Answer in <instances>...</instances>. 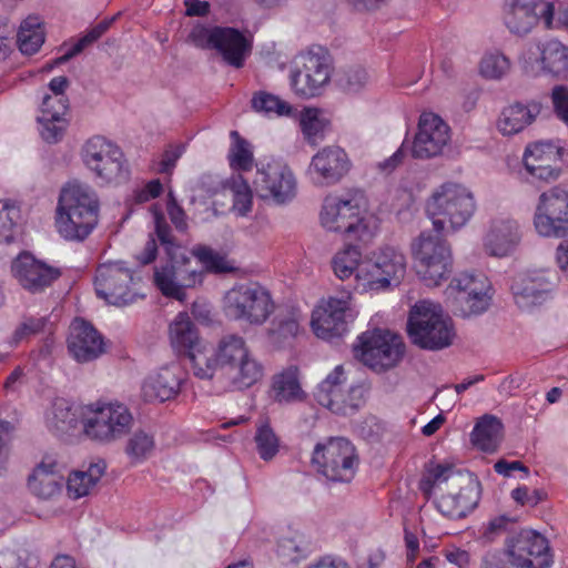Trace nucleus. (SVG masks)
Wrapping results in <instances>:
<instances>
[{"label": "nucleus", "mask_w": 568, "mask_h": 568, "mask_svg": "<svg viewBox=\"0 0 568 568\" xmlns=\"http://www.w3.org/2000/svg\"><path fill=\"white\" fill-rule=\"evenodd\" d=\"M475 210L473 193L452 182L442 184L427 201L426 213L433 230L423 231L413 244L417 274L427 286L438 285L452 272L453 258L445 240V224L449 223L455 231L470 220Z\"/></svg>", "instance_id": "1"}, {"label": "nucleus", "mask_w": 568, "mask_h": 568, "mask_svg": "<svg viewBox=\"0 0 568 568\" xmlns=\"http://www.w3.org/2000/svg\"><path fill=\"white\" fill-rule=\"evenodd\" d=\"M99 201L95 194L82 185L63 187L58 202L55 227L67 241L82 242L95 229Z\"/></svg>", "instance_id": "2"}, {"label": "nucleus", "mask_w": 568, "mask_h": 568, "mask_svg": "<svg viewBox=\"0 0 568 568\" xmlns=\"http://www.w3.org/2000/svg\"><path fill=\"white\" fill-rule=\"evenodd\" d=\"M206 361L212 368V376L219 366L229 369L232 390L250 388L264 374L263 365L251 355L244 338L234 334L222 337L214 355L206 356Z\"/></svg>", "instance_id": "3"}, {"label": "nucleus", "mask_w": 568, "mask_h": 568, "mask_svg": "<svg viewBox=\"0 0 568 568\" xmlns=\"http://www.w3.org/2000/svg\"><path fill=\"white\" fill-rule=\"evenodd\" d=\"M407 334L418 347L438 351L452 345L455 329L452 318L444 314L440 305L420 301L409 311Z\"/></svg>", "instance_id": "4"}, {"label": "nucleus", "mask_w": 568, "mask_h": 568, "mask_svg": "<svg viewBox=\"0 0 568 568\" xmlns=\"http://www.w3.org/2000/svg\"><path fill=\"white\" fill-rule=\"evenodd\" d=\"M354 356L377 373L396 367L405 354L402 336L386 329L374 328L357 337L353 345Z\"/></svg>", "instance_id": "5"}, {"label": "nucleus", "mask_w": 568, "mask_h": 568, "mask_svg": "<svg viewBox=\"0 0 568 568\" xmlns=\"http://www.w3.org/2000/svg\"><path fill=\"white\" fill-rule=\"evenodd\" d=\"M203 275V267L193 266L191 256L182 248L154 267L153 282L164 296L182 302L186 298L185 290L201 285Z\"/></svg>", "instance_id": "6"}, {"label": "nucleus", "mask_w": 568, "mask_h": 568, "mask_svg": "<svg viewBox=\"0 0 568 568\" xmlns=\"http://www.w3.org/2000/svg\"><path fill=\"white\" fill-rule=\"evenodd\" d=\"M274 308L271 293L258 283L235 285L224 296L226 317L250 325L264 324Z\"/></svg>", "instance_id": "7"}, {"label": "nucleus", "mask_w": 568, "mask_h": 568, "mask_svg": "<svg viewBox=\"0 0 568 568\" xmlns=\"http://www.w3.org/2000/svg\"><path fill=\"white\" fill-rule=\"evenodd\" d=\"M322 225L332 232L344 233L361 242H368L375 234L376 222L361 217V209L354 200L326 196L321 212Z\"/></svg>", "instance_id": "8"}, {"label": "nucleus", "mask_w": 568, "mask_h": 568, "mask_svg": "<svg viewBox=\"0 0 568 568\" xmlns=\"http://www.w3.org/2000/svg\"><path fill=\"white\" fill-rule=\"evenodd\" d=\"M312 464L328 480L349 483L355 476L358 456L348 439L331 437L325 443L315 446Z\"/></svg>", "instance_id": "9"}, {"label": "nucleus", "mask_w": 568, "mask_h": 568, "mask_svg": "<svg viewBox=\"0 0 568 568\" xmlns=\"http://www.w3.org/2000/svg\"><path fill=\"white\" fill-rule=\"evenodd\" d=\"M345 382L344 368L338 365L317 386L315 396L317 402L332 413L353 416L365 405L369 388L366 384L358 383L344 389Z\"/></svg>", "instance_id": "10"}, {"label": "nucleus", "mask_w": 568, "mask_h": 568, "mask_svg": "<svg viewBox=\"0 0 568 568\" xmlns=\"http://www.w3.org/2000/svg\"><path fill=\"white\" fill-rule=\"evenodd\" d=\"M91 407L92 415L83 420V432L91 440L110 444L131 432L134 418L126 405L112 402Z\"/></svg>", "instance_id": "11"}, {"label": "nucleus", "mask_w": 568, "mask_h": 568, "mask_svg": "<svg viewBox=\"0 0 568 568\" xmlns=\"http://www.w3.org/2000/svg\"><path fill=\"white\" fill-rule=\"evenodd\" d=\"M85 165L104 183H122L129 179V168L122 150L101 135L89 139L83 145Z\"/></svg>", "instance_id": "12"}, {"label": "nucleus", "mask_w": 568, "mask_h": 568, "mask_svg": "<svg viewBox=\"0 0 568 568\" xmlns=\"http://www.w3.org/2000/svg\"><path fill=\"white\" fill-rule=\"evenodd\" d=\"M447 484L453 490V497L457 505H463L464 500L470 499V511H473L479 500L481 493L480 481L471 473L456 470L450 465L437 464L429 467L419 480L418 488L423 495L429 499L435 487Z\"/></svg>", "instance_id": "13"}, {"label": "nucleus", "mask_w": 568, "mask_h": 568, "mask_svg": "<svg viewBox=\"0 0 568 568\" xmlns=\"http://www.w3.org/2000/svg\"><path fill=\"white\" fill-rule=\"evenodd\" d=\"M536 232L548 239L568 236V187L558 184L544 191L534 214Z\"/></svg>", "instance_id": "14"}, {"label": "nucleus", "mask_w": 568, "mask_h": 568, "mask_svg": "<svg viewBox=\"0 0 568 568\" xmlns=\"http://www.w3.org/2000/svg\"><path fill=\"white\" fill-rule=\"evenodd\" d=\"M357 274L365 281V286L373 291H382L398 286L406 274V258L403 252L394 246H383L364 262Z\"/></svg>", "instance_id": "15"}, {"label": "nucleus", "mask_w": 568, "mask_h": 568, "mask_svg": "<svg viewBox=\"0 0 568 568\" xmlns=\"http://www.w3.org/2000/svg\"><path fill=\"white\" fill-rule=\"evenodd\" d=\"M253 190L262 200L276 204L291 202L297 193V182L291 168L280 160L256 164Z\"/></svg>", "instance_id": "16"}, {"label": "nucleus", "mask_w": 568, "mask_h": 568, "mask_svg": "<svg viewBox=\"0 0 568 568\" xmlns=\"http://www.w3.org/2000/svg\"><path fill=\"white\" fill-rule=\"evenodd\" d=\"M331 57L321 45H312L298 57L297 69L292 73L291 85L294 91L305 98L321 93L331 79Z\"/></svg>", "instance_id": "17"}, {"label": "nucleus", "mask_w": 568, "mask_h": 568, "mask_svg": "<svg viewBox=\"0 0 568 568\" xmlns=\"http://www.w3.org/2000/svg\"><path fill=\"white\" fill-rule=\"evenodd\" d=\"M97 295L109 304L124 306L136 301L139 294L133 271L124 262H109L99 265L95 272Z\"/></svg>", "instance_id": "18"}, {"label": "nucleus", "mask_w": 568, "mask_h": 568, "mask_svg": "<svg viewBox=\"0 0 568 568\" xmlns=\"http://www.w3.org/2000/svg\"><path fill=\"white\" fill-rule=\"evenodd\" d=\"M489 284L484 276L463 273L446 290L447 302L455 315L468 317L485 312L489 305Z\"/></svg>", "instance_id": "19"}, {"label": "nucleus", "mask_w": 568, "mask_h": 568, "mask_svg": "<svg viewBox=\"0 0 568 568\" xmlns=\"http://www.w3.org/2000/svg\"><path fill=\"white\" fill-rule=\"evenodd\" d=\"M170 342L174 351L189 357L193 374L202 379L212 378V368L202 351V341L187 313H179L169 326Z\"/></svg>", "instance_id": "20"}, {"label": "nucleus", "mask_w": 568, "mask_h": 568, "mask_svg": "<svg viewBox=\"0 0 568 568\" xmlns=\"http://www.w3.org/2000/svg\"><path fill=\"white\" fill-rule=\"evenodd\" d=\"M506 554L516 568H549L552 564L548 540L529 529L507 538Z\"/></svg>", "instance_id": "21"}, {"label": "nucleus", "mask_w": 568, "mask_h": 568, "mask_svg": "<svg viewBox=\"0 0 568 568\" xmlns=\"http://www.w3.org/2000/svg\"><path fill=\"white\" fill-rule=\"evenodd\" d=\"M555 6L546 0H506L504 22L517 36L529 33L540 19L551 28Z\"/></svg>", "instance_id": "22"}, {"label": "nucleus", "mask_w": 568, "mask_h": 568, "mask_svg": "<svg viewBox=\"0 0 568 568\" xmlns=\"http://www.w3.org/2000/svg\"><path fill=\"white\" fill-rule=\"evenodd\" d=\"M450 139L449 126L435 113L424 112L419 116L418 131L410 146L415 159H430L442 153Z\"/></svg>", "instance_id": "23"}, {"label": "nucleus", "mask_w": 568, "mask_h": 568, "mask_svg": "<svg viewBox=\"0 0 568 568\" xmlns=\"http://www.w3.org/2000/svg\"><path fill=\"white\" fill-rule=\"evenodd\" d=\"M11 268L19 284L33 294L43 292L62 275L61 268L37 260L27 252L13 261Z\"/></svg>", "instance_id": "24"}, {"label": "nucleus", "mask_w": 568, "mask_h": 568, "mask_svg": "<svg viewBox=\"0 0 568 568\" xmlns=\"http://www.w3.org/2000/svg\"><path fill=\"white\" fill-rule=\"evenodd\" d=\"M560 150L551 142L529 144L524 153V166L532 181L554 182L561 174Z\"/></svg>", "instance_id": "25"}, {"label": "nucleus", "mask_w": 568, "mask_h": 568, "mask_svg": "<svg viewBox=\"0 0 568 568\" xmlns=\"http://www.w3.org/2000/svg\"><path fill=\"white\" fill-rule=\"evenodd\" d=\"M68 351L79 363H88L105 353V342L98 329L88 321L75 317L69 329Z\"/></svg>", "instance_id": "26"}, {"label": "nucleus", "mask_w": 568, "mask_h": 568, "mask_svg": "<svg viewBox=\"0 0 568 568\" xmlns=\"http://www.w3.org/2000/svg\"><path fill=\"white\" fill-rule=\"evenodd\" d=\"M351 166L347 153L339 146L331 145L323 148L312 158L308 173L314 183L333 185L349 172Z\"/></svg>", "instance_id": "27"}, {"label": "nucleus", "mask_w": 568, "mask_h": 568, "mask_svg": "<svg viewBox=\"0 0 568 568\" xmlns=\"http://www.w3.org/2000/svg\"><path fill=\"white\" fill-rule=\"evenodd\" d=\"M347 310V301L335 297H329L324 305L316 307L311 320L316 336L323 339L341 337L347 331L345 321Z\"/></svg>", "instance_id": "28"}, {"label": "nucleus", "mask_w": 568, "mask_h": 568, "mask_svg": "<svg viewBox=\"0 0 568 568\" xmlns=\"http://www.w3.org/2000/svg\"><path fill=\"white\" fill-rule=\"evenodd\" d=\"M216 50L231 67L240 69L252 51V41L236 28L220 27L213 37Z\"/></svg>", "instance_id": "29"}, {"label": "nucleus", "mask_w": 568, "mask_h": 568, "mask_svg": "<svg viewBox=\"0 0 568 568\" xmlns=\"http://www.w3.org/2000/svg\"><path fill=\"white\" fill-rule=\"evenodd\" d=\"M520 242L519 226L510 219L494 220L484 239L485 251L496 257L510 254Z\"/></svg>", "instance_id": "30"}, {"label": "nucleus", "mask_w": 568, "mask_h": 568, "mask_svg": "<svg viewBox=\"0 0 568 568\" xmlns=\"http://www.w3.org/2000/svg\"><path fill=\"white\" fill-rule=\"evenodd\" d=\"M158 241L161 243L165 256L183 248L174 237L164 215L160 212L154 214V232L149 234L143 250L135 255L139 264L145 266L156 260L159 253Z\"/></svg>", "instance_id": "31"}, {"label": "nucleus", "mask_w": 568, "mask_h": 568, "mask_svg": "<svg viewBox=\"0 0 568 568\" xmlns=\"http://www.w3.org/2000/svg\"><path fill=\"white\" fill-rule=\"evenodd\" d=\"M541 112L537 101L515 102L505 106L497 120V129L504 136L515 135L530 125Z\"/></svg>", "instance_id": "32"}, {"label": "nucleus", "mask_w": 568, "mask_h": 568, "mask_svg": "<svg viewBox=\"0 0 568 568\" xmlns=\"http://www.w3.org/2000/svg\"><path fill=\"white\" fill-rule=\"evenodd\" d=\"M515 303L521 310L544 304L550 296L551 283L544 276L520 275L511 284Z\"/></svg>", "instance_id": "33"}, {"label": "nucleus", "mask_w": 568, "mask_h": 568, "mask_svg": "<svg viewBox=\"0 0 568 568\" xmlns=\"http://www.w3.org/2000/svg\"><path fill=\"white\" fill-rule=\"evenodd\" d=\"M270 396L273 402L290 405L304 402L307 394L303 390L297 366H288L272 377Z\"/></svg>", "instance_id": "34"}, {"label": "nucleus", "mask_w": 568, "mask_h": 568, "mask_svg": "<svg viewBox=\"0 0 568 568\" xmlns=\"http://www.w3.org/2000/svg\"><path fill=\"white\" fill-rule=\"evenodd\" d=\"M62 481L55 462H41L29 476L28 487L39 498L49 499L61 491Z\"/></svg>", "instance_id": "35"}, {"label": "nucleus", "mask_w": 568, "mask_h": 568, "mask_svg": "<svg viewBox=\"0 0 568 568\" xmlns=\"http://www.w3.org/2000/svg\"><path fill=\"white\" fill-rule=\"evenodd\" d=\"M181 374L182 372L176 365L161 368L154 378L145 383V395L160 402L174 398L180 392Z\"/></svg>", "instance_id": "36"}, {"label": "nucleus", "mask_w": 568, "mask_h": 568, "mask_svg": "<svg viewBox=\"0 0 568 568\" xmlns=\"http://www.w3.org/2000/svg\"><path fill=\"white\" fill-rule=\"evenodd\" d=\"M503 424L493 415L483 416L475 425L471 434V444L485 453L497 450L501 440Z\"/></svg>", "instance_id": "37"}, {"label": "nucleus", "mask_w": 568, "mask_h": 568, "mask_svg": "<svg viewBox=\"0 0 568 568\" xmlns=\"http://www.w3.org/2000/svg\"><path fill=\"white\" fill-rule=\"evenodd\" d=\"M538 61L541 70L554 77H562L568 72V47L558 40H549L537 47Z\"/></svg>", "instance_id": "38"}, {"label": "nucleus", "mask_w": 568, "mask_h": 568, "mask_svg": "<svg viewBox=\"0 0 568 568\" xmlns=\"http://www.w3.org/2000/svg\"><path fill=\"white\" fill-rule=\"evenodd\" d=\"M300 332L298 315L294 310L278 311L271 322L267 336L272 344L282 346L294 339Z\"/></svg>", "instance_id": "39"}, {"label": "nucleus", "mask_w": 568, "mask_h": 568, "mask_svg": "<svg viewBox=\"0 0 568 568\" xmlns=\"http://www.w3.org/2000/svg\"><path fill=\"white\" fill-rule=\"evenodd\" d=\"M105 470V464H92L87 471H73L69 475L67 490L69 497L79 499L90 494Z\"/></svg>", "instance_id": "40"}, {"label": "nucleus", "mask_w": 568, "mask_h": 568, "mask_svg": "<svg viewBox=\"0 0 568 568\" xmlns=\"http://www.w3.org/2000/svg\"><path fill=\"white\" fill-rule=\"evenodd\" d=\"M47 426L57 436L69 434L78 426L74 407L63 398L55 399L52 410L47 417Z\"/></svg>", "instance_id": "41"}, {"label": "nucleus", "mask_w": 568, "mask_h": 568, "mask_svg": "<svg viewBox=\"0 0 568 568\" xmlns=\"http://www.w3.org/2000/svg\"><path fill=\"white\" fill-rule=\"evenodd\" d=\"M44 42V31L39 17H28L22 21L18 34L17 43L23 54H34Z\"/></svg>", "instance_id": "42"}, {"label": "nucleus", "mask_w": 568, "mask_h": 568, "mask_svg": "<svg viewBox=\"0 0 568 568\" xmlns=\"http://www.w3.org/2000/svg\"><path fill=\"white\" fill-rule=\"evenodd\" d=\"M231 146L227 153L230 166L240 172H247L253 168L254 155L251 143L242 138L237 131H231Z\"/></svg>", "instance_id": "43"}, {"label": "nucleus", "mask_w": 568, "mask_h": 568, "mask_svg": "<svg viewBox=\"0 0 568 568\" xmlns=\"http://www.w3.org/2000/svg\"><path fill=\"white\" fill-rule=\"evenodd\" d=\"M251 104L255 112L266 116H292L295 111L290 103L265 91L254 93Z\"/></svg>", "instance_id": "44"}, {"label": "nucleus", "mask_w": 568, "mask_h": 568, "mask_svg": "<svg viewBox=\"0 0 568 568\" xmlns=\"http://www.w3.org/2000/svg\"><path fill=\"white\" fill-rule=\"evenodd\" d=\"M362 252L356 245H347L343 251L336 253L332 261V266L335 275L344 281L349 278L355 272L356 275L361 272Z\"/></svg>", "instance_id": "45"}, {"label": "nucleus", "mask_w": 568, "mask_h": 568, "mask_svg": "<svg viewBox=\"0 0 568 568\" xmlns=\"http://www.w3.org/2000/svg\"><path fill=\"white\" fill-rule=\"evenodd\" d=\"M225 189L229 190L233 197V211L239 215H246L252 209L253 190L247 181L241 175H232L225 182Z\"/></svg>", "instance_id": "46"}, {"label": "nucleus", "mask_w": 568, "mask_h": 568, "mask_svg": "<svg viewBox=\"0 0 568 568\" xmlns=\"http://www.w3.org/2000/svg\"><path fill=\"white\" fill-rule=\"evenodd\" d=\"M254 442L256 450L263 460L270 462L277 455L280 449V438L271 427L268 419L260 420L256 427Z\"/></svg>", "instance_id": "47"}, {"label": "nucleus", "mask_w": 568, "mask_h": 568, "mask_svg": "<svg viewBox=\"0 0 568 568\" xmlns=\"http://www.w3.org/2000/svg\"><path fill=\"white\" fill-rule=\"evenodd\" d=\"M301 130L305 136V140L316 145L320 140L324 138V131L327 122L321 118L317 109H304L300 116Z\"/></svg>", "instance_id": "48"}, {"label": "nucleus", "mask_w": 568, "mask_h": 568, "mask_svg": "<svg viewBox=\"0 0 568 568\" xmlns=\"http://www.w3.org/2000/svg\"><path fill=\"white\" fill-rule=\"evenodd\" d=\"M154 438L144 430H136L128 439L126 455L135 463L144 460L154 449Z\"/></svg>", "instance_id": "49"}, {"label": "nucleus", "mask_w": 568, "mask_h": 568, "mask_svg": "<svg viewBox=\"0 0 568 568\" xmlns=\"http://www.w3.org/2000/svg\"><path fill=\"white\" fill-rule=\"evenodd\" d=\"M509 68V59L498 51L486 53L480 61V74L487 79H500Z\"/></svg>", "instance_id": "50"}, {"label": "nucleus", "mask_w": 568, "mask_h": 568, "mask_svg": "<svg viewBox=\"0 0 568 568\" xmlns=\"http://www.w3.org/2000/svg\"><path fill=\"white\" fill-rule=\"evenodd\" d=\"M464 500L463 505H457L456 499L453 497V490L449 489L447 494H443L436 501L435 506L437 510L447 518L460 519L466 517L470 513V499Z\"/></svg>", "instance_id": "51"}, {"label": "nucleus", "mask_w": 568, "mask_h": 568, "mask_svg": "<svg viewBox=\"0 0 568 568\" xmlns=\"http://www.w3.org/2000/svg\"><path fill=\"white\" fill-rule=\"evenodd\" d=\"M38 122L40 124V135L48 143L61 141L69 125V121L65 118L50 119L38 116Z\"/></svg>", "instance_id": "52"}, {"label": "nucleus", "mask_w": 568, "mask_h": 568, "mask_svg": "<svg viewBox=\"0 0 568 568\" xmlns=\"http://www.w3.org/2000/svg\"><path fill=\"white\" fill-rule=\"evenodd\" d=\"M48 324V317H24L22 322L17 326L12 335V342L14 344H19L22 341L29 339L31 336H34L44 331Z\"/></svg>", "instance_id": "53"}, {"label": "nucleus", "mask_w": 568, "mask_h": 568, "mask_svg": "<svg viewBox=\"0 0 568 568\" xmlns=\"http://www.w3.org/2000/svg\"><path fill=\"white\" fill-rule=\"evenodd\" d=\"M69 110V100L67 97L45 94L41 103V115L50 119L65 118Z\"/></svg>", "instance_id": "54"}, {"label": "nucleus", "mask_w": 568, "mask_h": 568, "mask_svg": "<svg viewBox=\"0 0 568 568\" xmlns=\"http://www.w3.org/2000/svg\"><path fill=\"white\" fill-rule=\"evenodd\" d=\"M550 99L556 118L568 126V88L566 85L554 87Z\"/></svg>", "instance_id": "55"}, {"label": "nucleus", "mask_w": 568, "mask_h": 568, "mask_svg": "<svg viewBox=\"0 0 568 568\" xmlns=\"http://www.w3.org/2000/svg\"><path fill=\"white\" fill-rule=\"evenodd\" d=\"M220 29V26H215L212 28L205 27L204 24H196L191 30L189 38L192 43L201 49H214L215 41L213 37L215 32Z\"/></svg>", "instance_id": "56"}, {"label": "nucleus", "mask_w": 568, "mask_h": 568, "mask_svg": "<svg viewBox=\"0 0 568 568\" xmlns=\"http://www.w3.org/2000/svg\"><path fill=\"white\" fill-rule=\"evenodd\" d=\"M12 211H14L13 206L0 201V243H11L13 241L16 222L14 216L11 215Z\"/></svg>", "instance_id": "57"}, {"label": "nucleus", "mask_w": 568, "mask_h": 568, "mask_svg": "<svg viewBox=\"0 0 568 568\" xmlns=\"http://www.w3.org/2000/svg\"><path fill=\"white\" fill-rule=\"evenodd\" d=\"M166 211L176 231L181 233L186 232L189 227L186 214L183 207L178 204V201L172 191H170L168 194Z\"/></svg>", "instance_id": "58"}, {"label": "nucleus", "mask_w": 568, "mask_h": 568, "mask_svg": "<svg viewBox=\"0 0 568 568\" xmlns=\"http://www.w3.org/2000/svg\"><path fill=\"white\" fill-rule=\"evenodd\" d=\"M367 80L368 75L365 69L352 68L344 72L341 82L347 92H357L366 84Z\"/></svg>", "instance_id": "59"}, {"label": "nucleus", "mask_w": 568, "mask_h": 568, "mask_svg": "<svg viewBox=\"0 0 568 568\" xmlns=\"http://www.w3.org/2000/svg\"><path fill=\"white\" fill-rule=\"evenodd\" d=\"M277 556L285 564H295L303 557V550L294 538H282L277 544Z\"/></svg>", "instance_id": "60"}, {"label": "nucleus", "mask_w": 568, "mask_h": 568, "mask_svg": "<svg viewBox=\"0 0 568 568\" xmlns=\"http://www.w3.org/2000/svg\"><path fill=\"white\" fill-rule=\"evenodd\" d=\"M510 523H513V520L505 515L491 519L485 528L484 538L487 541H493L497 536L507 530V526Z\"/></svg>", "instance_id": "61"}, {"label": "nucleus", "mask_w": 568, "mask_h": 568, "mask_svg": "<svg viewBox=\"0 0 568 568\" xmlns=\"http://www.w3.org/2000/svg\"><path fill=\"white\" fill-rule=\"evenodd\" d=\"M494 470L504 477H510L514 470L523 471L525 477L529 475V468L519 460L499 459L495 463Z\"/></svg>", "instance_id": "62"}, {"label": "nucleus", "mask_w": 568, "mask_h": 568, "mask_svg": "<svg viewBox=\"0 0 568 568\" xmlns=\"http://www.w3.org/2000/svg\"><path fill=\"white\" fill-rule=\"evenodd\" d=\"M162 191L163 186L160 180H152L136 194V200L140 203L148 202L160 196Z\"/></svg>", "instance_id": "63"}, {"label": "nucleus", "mask_w": 568, "mask_h": 568, "mask_svg": "<svg viewBox=\"0 0 568 568\" xmlns=\"http://www.w3.org/2000/svg\"><path fill=\"white\" fill-rule=\"evenodd\" d=\"M187 17H205L210 12V3L201 0H184Z\"/></svg>", "instance_id": "64"}]
</instances>
